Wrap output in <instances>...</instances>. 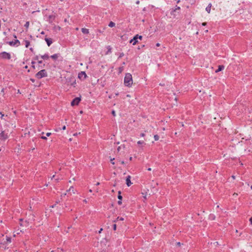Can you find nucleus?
<instances>
[{"label": "nucleus", "instance_id": "obj_30", "mask_svg": "<svg viewBox=\"0 0 252 252\" xmlns=\"http://www.w3.org/2000/svg\"><path fill=\"white\" fill-rule=\"evenodd\" d=\"M137 144H144V141H138L137 142Z\"/></svg>", "mask_w": 252, "mask_h": 252}, {"label": "nucleus", "instance_id": "obj_19", "mask_svg": "<svg viewBox=\"0 0 252 252\" xmlns=\"http://www.w3.org/2000/svg\"><path fill=\"white\" fill-rule=\"evenodd\" d=\"M0 115H1V117L0 118H1V120L3 119V120H4L5 121H8V119H9V118L8 117L7 115L5 116V117L7 118L6 119H5V118H3L4 114H2L1 112L0 113Z\"/></svg>", "mask_w": 252, "mask_h": 252}, {"label": "nucleus", "instance_id": "obj_44", "mask_svg": "<svg viewBox=\"0 0 252 252\" xmlns=\"http://www.w3.org/2000/svg\"><path fill=\"white\" fill-rule=\"evenodd\" d=\"M202 26H206V23H205V22H204V23H203L202 24Z\"/></svg>", "mask_w": 252, "mask_h": 252}, {"label": "nucleus", "instance_id": "obj_18", "mask_svg": "<svg viewBox=\"0 0 252 252\" xmlns=\"http://www.w3.org/2000/svg\"><path fill=\"white\" fill-rule=\"evenodd\" d=\"M41 58L43 60H48L49 58V57L48 54H44L41 56Z\"/></svg>", "mask_w": 252, "mask_h": 252}, {"label": "nucleus", "instance_id": "obj_10", "mask_svg": "<svg viewBox=\"0 0 252 252\" xmlns=\"http://www.w3.org/2000/svg\"><path fill=\"white\" fill-rule=\"evenodd\" d=\"M130 176L129 175L126 177V184L128 187H129L132 184L130 181Z\"/></svg>", "mask_w": 252, "mask_h": 252}, {"label": "nucleus", "instance_id": "obj_11", "mask_svg": "<svg viewBox=\"0 0 252 252\" xmlns=\"http://www.w3.org/2000/svg\"><path fill=\"white\" fill-rule=\"evenodd\" d=\"M45 40L46 41L47 44L48 46H50L52 43V39L51 38H45Z\"/></svg>", "mask_w": 252, "mask_h": 252}, {"label": "nucleus", "instance_id": "obj_47", "mask_svg": "<svg viewBox=\"0 0 252 252\" xmlns=\"http://www.w3.org/2000/svg\"><path fill=\"white\" fill-rule=\"evenodd\" d=\"M102 231V228H101V229L99 230L98 233H100L101 232V231Z\"/></svg>", "mask_w": 252, "mask_h": 252}, {"label": "nucleus", "instance_id": "obj_54", "mask_svg": "<svg viewBox=\"0 0 252 252\" xmlns=\"http://www.w3.org/2000/svg\"><path fill=\"white\" fill-rule=\"evenodd\" d=\"M75 83H76L75 80H73V83L71 84V85H73L74 84H75Z\"/></svg>", "mask_w": 252, "mask_h": 252}, {"label": "nucleus", "instance_id": "obj_21", "mask_svg": "<svg viewBox=\"0 0 252 252\" xmlns=\"http://www.w3.org/2000/svg\"><path fill=\"white\" fill-rule=\"evenodd\" d=\"M107 48L108 49L107 52L106 53V55H108L109 53H111V47L110 46H108L107 47Z\"/></svg>", "mask_w": 252, "mask_h": 252}, {"label": "nucleus", "instance_id": "obj_48", "mask_svg": "<svg viewBox=\"0 0 252 252\" xmlns=\"http://www.w3.org/2000/svg\"><path fill=\"white\" fill-rule=\"evenodd\" d=\"M120 162H121V164H125V162H124V161H120Z\"/></svg>", "mask_w": 252, "mask_h": 252}, {"label": "nucleus", "instance_id": "obj_31", "mask_svg": "<svg viewBox=\"0 0 252 252\" xmlns=\"http://www.w3.org/2000/svg\"><path fill=\"white\" fill-rule=\"evenodd\" d=\"M124 56V54L123 53H120V55H119V58H122V57H123Z\"/></svg>", "mask_w": 252, "mask_h": 252}, {"label": "nucleus", "instance_id": "obj_56", "mask_svg": "<svg viewBox=\"0 0 252 252\" xmlns=\"http://www.w3.org/2000/svg\"><path fill=\"white\" fill-rule=\"evenodd\" d=\"M59 30H60L61 29V27H59V26H58L57 28Z\"/></svg>", "mask_w": 252, "mask_h": 252}, {"label": "nucleus", "instance_id": "obj_50", "mask_svg": "<svg viewBox=\"0 0 252 252\" xmlns=\"http://www.w3.org/2000/svg\"><path fill=\"white\" fill-rule=\"evenodd\" d=\"M140 135H141V136L143 137V136H145V134H144V133H142Z\"/></svg>", "mask_w": 252, "mask_h": 252}, {"label": "nucleus", "instance_id": "obj_24", "mask_svg": "<svg viewBox=\"0 0 252 252\" xmlns=\"http://www.w3.org/2000/svg\"><path fill=\"white\" fill-rule=\"evenodd\" d=\"M121 191H118V198L119 200H122V198H123V197L121 195Z\"/></svg>", "mask_w": 252, "mask_h": 252}, {"label": "nucleus", "instance_id": "obj_26", "mask_svg": "<svg viewBox=\"0 0 252 252\" xmlns=\"http://www.w3.org/2000/svg\"><path fill=\"white\" fill-rule=\"evenodd\" d=\"M124 219L123 218H122V217H118L116 220H114V222H116L117 220H124Z\"/></svg>", "mask_w": 252, "mask_h": 252}, {"label": "nucleus", "instance_id": "obj_39", "mask_svg": "<svg viewBox=\"0 0 252 252\" xmlns=\"http://www.w3.org/2000/svg\"><path fill=\"white\" fill-rule=\"evenodd\" d=\"M177 245L178 246H180L181 245V244L180 242H177Z\"/></svg>", "mask_w": 252, "mask_h": 252}, {"label": "nucleus", "instance_id": "obj_59", "mask_svg": "<svg viewBox=\"0 0 252 252\" xmlns=\"http://www.w3.org/2000/svg\"><path fill=\"white\" fill-rule=\"evenodd\" d=\"M99 184H100V183H99V182H97V183L96 184V186H98Z\"/></svg>", "mask_w": 252, "mask_h": 252}, {"label": "nucleus", "instance_id": "obj_64", "mask_svg": "<svg viewBox=\"0 0 252 252\" xmlns=\"http://www.w3.org/2000/svg\"><path fill=\"white\" fill-rule=\"evenodd\" d=\"M59 202H60V201H59H59H57L56 202V204H58V203H59Z\"/></svg>", "mask_w": 252, "mask_h": 252}, {"label": "nucleus", "instance_id": "obj_5", "mask_svg": "<svg viewBox=\"0 0 252 252\" xmlns=\"http://www.w3.org/2000/svg\"><path fill=\"white\" fill-rule=\"evenodd\" d=\"M0 57L2 59L9 60L11 58V56L9 53L3 52L0 54Z\"/></svg>", "mask_w": 252, "mask_h": 252}, {"label": "nucleus", "instance_id": "obj_51", "mask_svg": "<svg viewBox=\"0 0 252 252\" xmlns=\"http://www.w3.org/2000/svg\"><path fill=\"white\" fill-rule=\"evenodd\" d=\"M123 69V67H121L119 68V69L120 70V71H121Z\"/></svg>", "mask_w": 252, "mask_h": 252}, {"label": "nucleus", "instance_id": "obj_3", "mask_svg": "<svg viewBox=\"0 0 252 252\" xmlns=\"http://www.w3.org/2000/svg\"><path fill=\"white\" fill-rule=\"evenodd\" d=\"M8 138V133L6 131V130H2L0 133V140L5 141Z\"/></svg>", "mask_w": 252, "mask_h": 252}, {"label": "nucleus", "instance_id": "obj_49", "mask_svg": "<svg viewBox=\"0 0 252 252\" xmlns=\"http://www.w3.org/2000/svg\"><path fill=\"white\" fill-rule=\"evenodd\" d=\"M213 244H214V245L216 244L217 245H219V243H218V242H214Z\"/></svg>", "mask_w": 252, "mask_h": 252}, {"label": "nucleus", "instance_id": "obj_27", "mask_svg": "<svg viewBox=\"0 0 252 252\" xmlns=\"http://www.w3.org/2000/svg\"><path fill=\"white\" fill-rule=\"evenodd\" d=\"M29 25H30V23L29 22H27L26 23V24H25V27L26 28H28L29 27Z\"/></svg>", "mask_w": 252, "mask_h": 252}, {"label": "nucleus", "instance_id": "obj_23", "mask_svg": "<svg viewBox=\"0 0 252 252\" xmlns=\"http://www.w3.org/2000/svg\"><path fill=\"white\" fill-rule=\"evenodd\" d=\"M24 42L25 43L26 47L28 48L30 44V42L29 40H25Z\"/></svg>", "mask_w": 252, "mask_h": 252}, {"label": "nucleus", "instance_id": "obj_37", "mask_svg": "<svg viewBox=\"0 0 252 252\" xmlns=\"http://www.w3.org/2000/svg\"><path fill=\"white\" fill-rule=\"evenodd\" d=\"M51 135V133H50V132H47L46 133V136H50Z\"/></svg>", "mask_w": 252, "mask_h": 252}, {"label": "nucleus", "instance_id": "obj_38", "mask_svg": "<svg viewBox=\"0 0 252 252\" xmlns=\"http://www.w3.org/2000/svg\"><path fill=\"white\" fill-rule=\"evenodd\" d=\"M32 67L34 68V64L35 63V62L32 61Z\"/></svg>", "mask_w": 252, "mask_h": 252}, {"label": "nucleus", "instance_id": "obj_6", "mask_svg": "<svg viewBox=\"0 0 252 252\" xmlns=\"http://www.w3.org/2000/svg\"><path fill=\"white\" fill-rule=\"evenodd\" d=\"M81 100L80 97L75 98L71 102V106L77 105Z\"/></svg>", "mask_w": 252, "mask_h": 252}, {"label": "nucleus", "instance_id": "obj_1", "mask_svg": "<svg viewBox=\"0 0 252 252\" xmlns=\"http://www.w3.org/2000/svg\"><path fill=\"white\" fill-rule=\"evenodd\" d=\"M124 84L126 86L128 87H130L132 86L133 84V80L132 75L130 73H127L126 74L124 78Z\"/></svg>", "mask_w": 252, "mask_h": 252}, {"label": "nucleus", "instance_id": "obj_36", "mask_svg": "<svg viewBox=\"0 0 252 252\" xmlns=\"http://www.w3.org/2000/svg\"><path fill=\"white\" fill-rule=\"evenodd\" d=\"M121 200H119L118 201V204L119 205H121V204H122V201H121Z\"/></svg>", "mask_w": 252, "mask_h": 252}, {"label": "nucleus", "instance_id": "obj_42", "mask_svg": "<svg viewBox=\"0 0 252 252\" xmlns=\"http://www.w3.org/2000/svg\"><path fill=\"white\" fill-rule=\"evenodd\" d=\"M249 220L251 222V223L252 224V217Z\"/></svg>", "mask_w": 252, "mask_h": 252}, {"label": "nucleus", "instance_id": "obj_45", "mask_svg": "<svg viewBox=\"0 0 252 252\" xmlns=\"http://www.w3.org/2000/svg\"><path fill=\"white\" fill-rule=\"evenodd\" d=\"M156 46L157 47H159L160 46V44L159 43H158L156 44Z\"/></svg>", "mask_w": 252, "mask_h": 252}, {"label": "nucleus", "instance_id": "obj_15", "mask_svg": "<svg viewBox=\"0 0 252 252\" xmlns=\"http://www.w3.org/2000/svg\"><path fill=\"white\" fill-rule=\"evenodd\" d=\"M81 31L84 34H88L89 33V30L86 28H82Z\"/></svg>", "mask_w": 252, "mask_h": 252}, {"label": "nucleus", "instance_id": "obj_12", "mask_svg": "<svg viewBox=\"0 0 252 252\" xmlns=\"http://www.w3.org/2000/svg\"><path fill=\"white\" fill-rule=\"evenodd\" d=\"M66 192H69L70 193H72L73 194L75 193V190L74 189L73 187H70V188L66 190Z\"/></svg>", "mask_w": 252, "mask_h": 252}, {"label": "nucleus", "instance_id": "obj_35", "mask_svg": "<svg viewBox=\"0 0 252 252\" xmlns=\"http://www.w3.org/2000/svg\"><path fill=\"white\" fill-rule=\"evenodd\" d=\"M112 114L114 116H116V113H115V111L114 110H113L112 111Z\"/></svg>", "mask_w": 252, "mask_h": 252}, {"label": "nucleus", "instance_id": "obj_7", "mask_svg": "<svg viewBox=\"0 0 252 252\" xmlns=\"http://www.w3.org/2000/svg\"><path fill=\"white\" fill-rule=\"evenodd\" d=\"M9 45L10 46H14L17 45L18 46L20 44V41L19 40L16 39L14 41H10L8 42Z\"/></svg>", "mask_w": 252, "mask_h": 252}, {"label": "nucleus", "instance_id": "obj_53", "mask_svg": "<svg viewBox=\"0 0 252 252\" xmlns=\"http://www.w3.org/2000/svg\"><path fill=\"white\" fill-rule=\"evenodd\" d=\"M83 202H85V203H87V200H86V199H84V200H83Z\"/></svg>", "mask_w": 252, "mask_h": 252}, {"label": "nucleus", "instance_id": "obj_29", "mask_svg": "<svg viewBox=\"0 0 252 252\" xmlns=\"http://www.w3.org/2000/svg\"><path fill=\"white\" fill-rule=\"evenodd\" d=\"M142 195H143V197L144 198L145 200H146L147 199V197H146V196H147V193H144V192H142Z\"/></svg>", "mask_w": 252, "mask_h": 252}, {"label": "nucleus", "instance_id": "obj_46", "mask_svg": "<svg viewBox=\"0 0 252 252\" xmlns=\"http://www.w3.org/2000/svg\"><path fill=\"white\" fill-rule=\"evenodd\" d=\"M139 3H140V1H139V0H137V1H136V3L137 4H139Z\"/></svg>", "mask_w": 252, "mask_h": 252}, {"label": "nucleus", "instance_id": "obj_8", "mask_svg": "<svg viewBox=\"0 0 252 252\" xmlns=\"http://www.w3.org/2000/svg\"><path fill=\"white\" fill-rule=\"evenodd\" d=\"M78 77L80 79H82L83 77L84 79H86L87 76L85 71H81V72L79 73Z\"/></svg>", "mask_w": 252, "mask_h": 252}, {"label": "nucleus", "instance_id": "obj_2", "mask_svg": "<svg viewBox=\"0 0 252 252\" xmlns=\"http://www.w3.org/2000/svg\"><path fill=\"white\" fill-rule=\"evenodd\" d=\"M47 76V71L45 69H42L35 74V77L38 79H41Z\"/></svg>", "mask_w": 252, "mask_h": 252}, {"label": "nucleus", "instance_id": "obj_43", "mask_svg": "<svg viewBox=\"0 0 252 252\" xmlns=\"http://www.w3.org/2000/svg\"><path fill=\"white\" fill-rule=\"evenodd\" d=\"M65 128H66V126H64L63 127V128H62V129H63V130H65Z\"/></svg>", "mask_w": 252, "mask_h": 252}, {"label": "nucleus", "instance_id": "obj_9", "mask_svg": "<svg viewBox=\"0 0 252 252\" xmlns=\"http://www.w3.org/2000/svg\"><path fill=\"white\" fill-rule=\"evenodd\" d=\"M181 8L180 7L178 6H176L175 9H173L171 11V14L172 15H174V16H175V12L176 11V10H180Z\"/></svg>", "mask_w": 252, "mask_h": 252}, {"label": "nucleus", "instance_id": "obj_58", "mask_svg": "<svg viewBox=\"0 0 252 252\" xmlns=\"http://www.w3.org/2000/svg\"><path fill=\"white\" fill-rule=\"evenodd\" d=\"M56 204H55V205H54L51 206V207H52V208H54V207H55V206H56Z\"/></svg>", "mask_w": 252, "mask_h": 252}, {"label": "nucleus", "instance_id": "obj_14", "mask_svg": "<svg viewBox=\"0 0 252 252\" xmlns=\"http://www.w3.org/2000/svg\"><path fill=\"white\" fill-rule=\"evenodd\" d=\"M55 16L54 15H50L49 16V22L50 23H52L53 22V21L55 19Z\"/></svg>", "mask_w": 252, "mask_h": 252}, {"label": "nucleus", "instance_id": "obj_20", "mask_svg": "<svg viewBox=\"0 0 252 252\" xmlns=\"http://www.w3.org/2000/svg\"><path fill=\"white\" fill-rule=\"evenodd\" d=\"M209 218L210 220H215L216 217L214 214H210Z\"/></svg>", "mask_w": 252, "mask_h": 252}, {"label": "nucleus", "instance_id": "obj_32", "mask_svg": "<svg viewBox=\"0 0 252 252\" xmlns=\"http://www.w3.org/2000/svg\"><path fill=\"white\" fill-rule=\"evenodd\" d=\"M114 160V158H111L110 159V160H111V162L112 164H115V162H113V160Z\"/></svg>", "mask_w": 252, "mask_h": 252}, {"label": "nucleus", "instance_id": "obj_13", "mask_svg": "<svg viewBox=\"0 0 252 252\" xmlns=\"http://www.w3.org/2000/svg\"><path fill=\"white\" fill-rule=\"evenodd\" d=\"M211 6H212V4L210 3L208 4V5L206 7V11L208 13H210V11H211Z\"/></svg>", "mask_w": 252, "mask_h": 252}, {"label": "nucleus", "instance_id": "obj_40", "mask_svg": "<svg viewBox=\"0 0 252 252\" xmlns=\"http://www.w3.org/2000/svg\"><path fill=\"white\" fill-rule=\"evenodd\" d=\"M121 146H119L118 148H117V150L118 151H120V150H121Z\"/></svg>", "mask_w": 252, "mask_h": 252}, {"label": "nucleus", "instance_id": "obj_57", "mask_svg": "<svg viewBox=\"0 0 252 252\" xmlns=\"http://www.w3.org/2000/svg\"><path fill=\"white\" fill-rule=\"evenodd\" d=\"M42 63V61H38V63Z\"/></svg>", "mask_w": 252, "mask_h": 252}, {"label": "nucleus", "instance_id": "obj_16", "mask_svg": "<svg viewBox=\"0 0 252 252\" xmlns=\"http://www.w3.org/2000/svg\"><path fill=\"white\" fill-rule=\"evenodd\" d=\"M224 67L223 65H219L218 69L216 70V72L217 73L219 71H221L222 70H223L224 69Z\"/></svg>", "mask_w": 252, "mask_h": 252}, {"label": "nucleus", "instance_id": "obj_63", "mask_svg": "<svg viewBox=\"0 0 252 252\" xmlns=\"http://www.w3.org/2000/svg\"><path fill=\"white\" fill-rule=\"evenodd\" d=\"M20 232H21V230H20V231H18V232H17V234H20Z\"/></svg>", "mask_w": 252, "mask_h": 252}, {"label": "nucleus", "instance_id": "obj_52", "mask_svg": "<svg viewBox=\"0 0 252 252\" xmlns=\"http://www.w3.org/2000/svg\"><path fill=\"white\" fill-rule=\"evenodd\" d=\"M231 177L233 179H235V176L234 175H232L231 176Z\"/></svg>", "mask_w": 252, "mask_h": 252}, {"label": "nucleus", "instance_id": "obj_33", "mask_svg": "<svg viewBox=\"0 0 252 252\" xmlns=\"http://www.w3.org/2000/svg\"><path fill=\"white\" fill-rule=\"evenodd\" d=\"M41 138L42 139H44V140H47V137L46 136H42L41 137Z\"/></svg>", "mask_w": 252, "mask_h": 252}, {"label": "nucleus", "instance_id": "obj_34", "mask_svg": "<svg viewBox=\"0 0 252 252\" xmlns=\"http://www.w3.org/2000/svg\"><path fill=\"white\" fill-rule=\"evenodd\" d=\"M116 228H117V225H116V224H114L113 225V229H114V230H116Z\"/></svg>", "mask_w": 252, "mask_h": 252}, {"label": "nucleus", "instance_id": "obj_60", "mask_svg": "<svg viewBox=\"0 0 252 252\" xmlns=\"http://www.w3.org/2000/svg\"><path fill=\"white\" fill-rule=\"evenodd\" d=\"M152 169L151 168H148V171H151Z\"/></svg>", "mask_w": 252, "mask_h": 252}, {"label": "nucleus", "instance_id": "obj_17", "mask_svg": "<svg viewBox=\"0 0 252 252\" xmlns=\"http://www.w3.org/2000/svg\"><path fill=\"white\" fill-rule=\"evenodd\" d=\"M59 54H54L53 55H52L51 56V58L52 59H53V60H56L58 59V58L59 57Z\"/></svg>", "mask_w": 252, "mask_h": 252}, {"label": "nucleus", "instance_id": "obj_41", "mask_svg": "<svg viewBox=\"0 0 252 252\" xmlns=\"http://www.w3.org/2000/svg\"><path fill=\"white\" fill-rule=\"evenodd\" d=\"M66 195V193H64L62 194L61 195V197H63V196H65V195Z\"/></svg>", "mask_w": 252, "mask_h": 252}, {"label": "nucleus", "instance_id": "obj_25", "mask_svg": "<svg viewBox=\"0 0 252 252\" xmlns=\"http://www.w3.org/2000/svg\"><path fill=\"white\" fill-rule=\"evenodd\" d=\"M6 242L7 243H11V238L9 237H6Z\"/></svg>", "mask_w": 252, "mask_h": 252}, {"label": "nucleus", "instance_id": "obj_28", "mask_svg": "<svg viewBox=\"0 0 252 252\" xmlns=\"http://www.w3.org/2000/svg\"><path fill=\"white\" fill-rule=\"evenodd\" d=\"M154 139L156 141H157L159 139V136L158 135H154Z\"/></svg>", "mask_w": 252, "mask_h": 252}, {"label": "nucleus", "instance_id": "obj_61", "mask_svg": "<svg viewBox=\"0 0 252 252\" xmlns=\"http://www.w3.org/2000/svg\"><path fill=\"white\" fill-rule=\"evenodd\" d=\"M1 93H4V89H2L1 90Z\"/></svg>", "mask_w": 252, "mask_h": 252}, {"label": "nucleus", "instance_id": "obj_62", "mask_svg": "<svg viewBox=\"0 0 252 252\" xmlns=\"http://www.w3.org/2000/svg\"><path fill=\"white\" fill-rule=\"evenodd\" d=\"M30 50H31V51H32V52L33 51V49H32V48H30Z\"/></svg>", "mask_w": 252, "mask_h": 252}, {"label": "nucleus", "instance_id": "obj_55", "mask_svg": "<svg viewBox=\"0 0 252 252\" xmlns=\"http://www.w3.org/2000/svg\"><path fill=\"white\" fill-rule=\"evenodd\" d=\"M238 195V194L237 193H234L233 195V196H237Z\"/></svg>", "mask_w": 252, "mask_h": 252}, {"label": "nucleus", "instance_id": "obj_4", "mask_svg": "<svg viewBox=\"0 0 252 252\" xmlns=\"http://www.w3.org/2000/svg\"><path fill=\"white\" fill-rule=\"evenodd\" d=\"M142 38H143V37L142 35H139L138 34H136V35H135L134 36V37L132 39H131L130 40V43H132V45H134L138 42V40H137L138 39H139L140 40H141L142 39Z\"/></svg>", "mask_w": 252, "mask_h": 252}, {"label": "nucleus", "instance_id": "obj_22", "mask_svg": "<svg viewBox=\"0 0 252 252\" xmlns=\"http://www.w3.org/2000/svg\"><path fill=\"white\" fill-rule=\"evenodd\" d=\"M108 26L111 28L114 27L115 26V23L111 21L109 23Z\"/></svg>", "mask_w": 252, "mask_h": 252}]
</instances>
